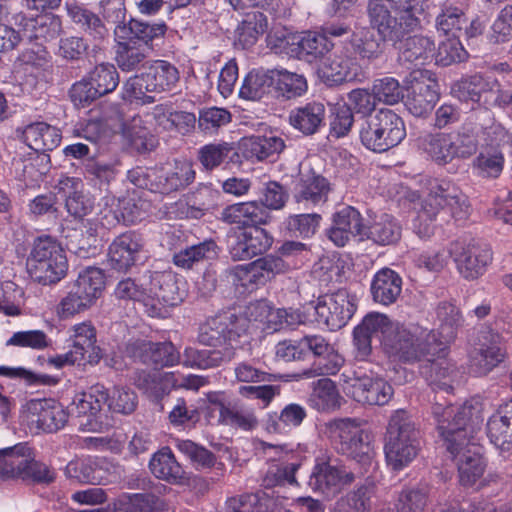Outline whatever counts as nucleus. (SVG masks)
I'll list each match as a JSON object with an SVG mask.
<instances>
[{
    "label": "nucleus",
    "instance_id": "62",
    "mask_svg": "<svg viewBox=\"0 0 512 512\" xmlns=\"http://www.w3.org/2000/svg\"><path fill=\"white\" fill-rule=\"evenodd\" d=\"M89 81L101 97L116 89L119 75L114 65L102 63L89 73Z\"/></svg>",
    "mask_w": 512,
    "mask_h": 512
},
{
    "label": "nucleus",
    "instance_id": "33",
    "mask_svg": "<svg viewBox=\"0 0 512 512\" xmlns=\"http://www.w3.org/2000/svg\"><path fill=\"white\" fill-rule=\"evenodd\" d=\"M22 139L29 148L39 152L56 148L61 135L57 128L44 122H36L24 128Z\"/></svg>",
    "mask_w": 512,
    "mask_h": 512
},
{
    "label": "nucleus",
    "instance_id": "50",
    "mask_svg": "<svg viewBox=\"0 0 512 512\" xmlns=\"http://www.w3.org/2000/svg\"><path fill=\"white\" fill-rule=\"evenodd\" d=\"M468 24V18L460 7L444 3L435 20L438 32L450 37H459Z\"/></svg>",
    "mask_w": 512,
    "mask_h": 512
},
{
    "label": "nucleus",
    "instance_id": "16",
    "mask_svg": "<svg viewBox=\"0 0 512 512\" xmlns=\"http://www.w3.org/2000/svg\"><path fill=\"white\" fill-rule=\"evenodd\" d=\"M316 321L335 331L344 327L356 311V297L346 289L320 296L314 306Z\"/></svg>",
    "mask_w": 512,
    "mask_h": 512
},
{
    "label": "nucleus",
    "instance_id": "10",
    "mask_svg": "<svg viewBox=\"0 0 512 512\" xmlns=\"http://www.w3.org/2000/svg\"><path fill=\"white\" fill-rule=\"evenodd\" d=\"M406 136L404 122L390 109H380L363 124L360 140L369 150L382 153L397 146Z\"/></svg>",
    "mask_w": 512,
    "mask_h": 512
},
{
    "label": "nucleus",
    "instance_id": "25",
    "mask_svg": "<svg viewBox=\"0 0 512 512\" xmlns=\"http://www.w3.org/2000/svg\"><path fill=\"white\" fill-rule=\"evenodd\" d=\"M330 182L311 167H303L296 185L295 199L298 203L316 206L328 200Z\"/></svg>",
    "mask_w": 512,
    "mask_h": 512
},
{
    "label": "nucleus",
    "instance_id": "22",
    "mask_svg": "<svg viewBox=\"0 0 512 512\" xmlns=\"http://www.w3.org/2000/svg\"><path fill=\"white\" fill-rule=\"evenodd\" d=\"M272 243L273 238L260 226L242 229L235 233L229 252L233 260H248L265 253Z\"/></svg>",
    "mask_w": 512,
    "mask_h": 512
},
{
    "label": "nucleus",
    "instance_id": "51",
    "mask_svg": "<svg viewBox=\"0 0 512 512\" xmlns=\"http://www.w3.org/2000/svg\"><path fill=\"white\" fill-rule=\"evenodd\" d=\"M273 86L278 94L286 99L302 96L308 87L303 75L284 69H273Z\"/></svg>",
    "mask_w": 512,
    "mask_h": 512
},
{
    "label": "nucleus",
    "instance_id": "45",
    "mask_svg": "<svg viewBox=\"0 0 512 512\" xmlns=\"http://www.w3.org/2000/svg\"><path fill=\"white\" fill-rule=\"evenodd\" d=\"M108 390L101 384H95L87 392L75 396L72 403V411L78 416H95L105 405Z\"/></svg>",
    "mask_w": 512,
    "mask_h": 512
},
{
    "label": "nucleus",
    "instance_id": "37",
    "mask_svg": "<svg viewBox=\"0 0 512 512\" xmlns=\"http://www.w3.org/2000/svg\"><path fill=\"white\" fill-rule=\"evenodd\" d=\"M367 238L379 245L396 244L402 236V226L389 214H382L366 229Z\"/></svg>",
    "mask_w": 512,
    "mask_h": 512
},
{
    "label": "nucleus",
    "instance_id": "40",
    "mask_svg": "<svg viewBox=\"0 0 512 512\" xmlns=\"http://www.w3.org/2000/svg\"><path fill=\"white\" fill-rule=\"evenodd\" d=\"M242 147L247 158L264 160L278 155L285 148L284 140L276 135L251 136L243 139Z\"/></svg>",
    "mask_w": 512,
    "mask_h": 512
},
{
    "label": "nucleus",
    "instance_id": "46",
    "mask_svg": "<svg viewBox=\"0 0 512 512\" xmlns=\"http://www.w3.org/2000/svg\"><path fill=\"white\" fill-rule=\"evenodd\" d=\"M267 27V17L263 13L259 11L249 12L236 29V41L243 48L251 47L257 42L259 36L267 30Z\"/></svg>",
    "mask_w": 512,
    "mask_h": 512
},
{
    "label": "nucleus",
    "instance_id": "30",
    "mask_svg": "<svg viewBox=\"0 0 512 512\" xmlns=\"http://www.w3.org/2000/svg\"><path fill=\"white\" fill-rule=\"evenodd\" d=\"M501 86L496 79L484 78L480 75H473L462 80L458 85V97L465 101L485 103L492 99L497 102Z\"/></svg>",
    "mask_w": 512,
    "mask_h": 512
},
{
    "label": "nucleus",
    "instance_id": "64",
    "mask_svg": "<svg viewBox=\"0 0 512 512\" xmlns=\"http://www.w3.org/2000/svg\"><path fill=\"white\" fill-rule=\"evenodd\" d=\"M71 339L73 341L72 349L79 353L82 359L85 354L92 349H96V329L91 322L85 321L75 324L72 328Z\"/></svg>",
    "mask_w": 512,
    "mask_h": 512
},
{
    "label": "nucleus",
    "instance_id": "6",
    "mask_svg": "<svg viewBox=\"0 0 512 512\" xmlns=\"http://www.w3.org/2000/svg\"><path fill=\"white\" fill-rule=\"evenodd\" d=\"M179 81L178 69L168 61L156 60L148 72L130 77L123 85V98L142 100L143 103L155 101V95L173 90Z\"/></svg>",
    "mask_w": 512,
    "mask_h": 512
},
{
    "label": "nucleus",
    "instance_id": "9",
    "mask_svg": "<svg viewBox=\"0 0 512 512\" xmlns=\"http://www.w3.org/2000/svg\"><path fill=\"white\" fill-rule=\"evenodd\" d=\"M418 340L413 341L414 349L420 350L417 359L402 361L407 364L419 363L420 373L431 383L441 387H451L447 379L455 372L452 365L445 358L443 342L438 341L433 331L421 329Z\"/></svg>",
    "mask_w": 512,
    "mask_h": 512
},
{
    "label": "nucleus",
    "instance_id": "39",
    "mask_svg": "<svg viewBox=\"0 0 512 512\" xmlns=\"http://www.w3.org/2000/svg\"><path fill=\"white\" fill-rule=\"evenodd\" d=\"M114 293L118 299L141 303L149 316L150 308L155 310V300H151L149 297L148 275L139 279L125 278L119 281Z\"/></svg>",
    "mask_w": 512,
    "mask_h": 512
},
{
    "label": "nucleus",
    "instance_id": "12",
    "mask_svg": "<svg viewBox=\"0 0 512 512\" xmlns=\"http://www.w3.org/2000/svg\"><path fill=\"white\" fill-rule=\"evenodd\" d=\"M356 479L355 472L336 458H317L312 469L309 487L327 498L338 495Z\"/></svg>",
    "mask_w": 512,
    "mask_h": 512
},
{
    "label": "nucleus",
    "instance_id": "60",
    "mask_svg": "<svg viewBox=\"0 0 512 512\" xmlns=\"http://www.w3.org/2000/svg\"><path fill=\"white\" fill-rule=\"evenodd\" d=\"M428 502V487L405 488L398 494L395 507L397 512H424Z\"/></svg>",
    "mask_w": 512,
    "mask_h": 512
},
{
    "label": "nucleus",
    "instance_id": "42",
    "mask_svg": "<svg viewBox=\"0 0 512 512\" xmlns=\"http://www.w3.org/2000/svg\"><path fill=\"white\" fill-rule=\"evenodd\" d=\"M173 381V372L141 371L137 374L135 384L149 396L159 398L174 389Z\"/></svg>",
    "mask_w": 512,
    "mask_h": 512
},
{
    "label": "nucleus",
    "instance_id": "56",
    "mask_svg": "<svg viewBox=\"0 0 512 512\" xmlns=\"http://www.w3.org/2000/svg\"><path fill=\"white\" fill-rule=\"evenodd\" d=\"M23 464L17 469L15 477L24 480H31L38 483H50L54 480L53 472L43 463L34 459L33 452L30 447L26 445L25 453H22Z\"/></svg>",
    "mask_w": 512,
    "mask_h": 512
},
{
    "label": "nucleus",
    "instance_id": "18",
    "mask_svg": "<svg viewBox=\"0 0 512 512\" xmlns=\"http://www.w3.org/2000/svg\"><path fill=\"white\" fill-rule=\"evenodd\" d=\"M405 106L416 117L429 114L439 98L438 83L428 70H415L411 73V87Z\"/></svg>",
    "mask_w": 512,
    "mask_h": 512
},
{
    "label": "nucleus",
    "instance_id": "61",
    "mask_svg": "<svg viewBox=\"0 0 512 512\" xmlns=\"http://www.w3.org/2000/svg\"><path fill=\"white\" fill-rule=\"evenodd\" d=\"M93 303L81 291L71 286L67 294L60 300L56 313L60 319H68L89 309Z\"/></svg>",
    "mask_w": 512,
    "mask_h": 512
},
{
    "label": "nucleus",
    "instance_id": "43",
    "mask_svg": "<svg viewBox=\"0 0 512 512\" xmlns=\"http://www.w3.org/2000/svg\"><path fill=\"white\" fill-rule=\"evenodd\" d=\"M436 320L439 334L445 343L453 341L457 331L463 325L460 309L451 302H441L436 307Z\"/></svg>",
    "mask_w": 512,
    "mask_h": 512
},
{
    "label": "nucleus",
    "instance_id": "28",
    "mask_svg": "<svg viewBox=\"0 0 512 512\" xmlns=\"http://www.w3.org/2000/svg\"><path fill=\"white\" fill-rule=\"evenodd\" d=\"M144 247L141 236L127 232L119 235L109 246V260L111 266L117 270H126L138 260Z\"/></svg>",
    "mask_w": 512,
    "mask_h": 512
},
{
    "label": "nucleus",
    "instance_id": "13",
    "mask_svg": "<svg viewBox=\"0 0 512 512\" xmlns=\"http://www.w3.org/2000/svg\"><path fill=\"white\" fill-rule=\"evenodd\" d=\"M289 269L290 265L282 257L268 255L251 263L232 267L226 272L228 280L233 285L253 291Z\"/></svg>",
    "mask_w": 512,
    "mask_h": 512
},
{
    "label": "nucleus",
    "instance_id": "31",
    "mask_svg": "<svg viewBox=\"0 0 512 512\" xmlns=\"http://www.w3.org/2000/svg\"><path fill=\"white\" fill-rule=\"evenodd\" d=\"M435 43L423 35L406 38L399 49V61L407 65H425L433 61Z\"/></svg>",
    "mask_w": 512,
    "mask_h": 512
},
{
    "label": "nucleus",
    "instance_id": "38",
    "mask_svg": "<svg viewBox=\"0 0 512 512\" xmlns=\"http://www.w3.org/2000/svg\"><path fill=\"white\" fill-rule=\"evenodd\" d=\"M119 41L115 51L117 66L124 72H132L140 69L149 56V47H141L132 39Z\"/></svg>",
    "mask_w": 512,
    "mask_h": 512
},
{
    "label": "nucleus",
    "instance_id": "57",
    "mask_svg": "<svg viewBox=\"0 0 512 512\" xmlns=\"http://www.w3.org/2000/svg\"><path fill=\"white\" fill-rule=\"evenodd\" d=\"M331 47L332 43L325 35L316 32H306L297 42V56L300 59L312 61L322 57Z\"/></svg>",
    "mask_w": 512,
    "mask_h": 512
},
{
    "label": "nucleus",
    "instance_id": "7",
    "mask_svg": "<svg viewBox=\"0 0 512 512\" xmlns=\"http://www.w3.org/2000/svg\"><path fill=\"white\" fill-rule=\"evenodd\" d=\"M26 266L30 277L43 285L59 282L68 269L63 248L51 237L35 240Z\"/></svg>",
    "mask_w": 512,
    "mask_h": 512
},
{
    "label": "nucleus",
    "instance_id": "34",
    "mask_svg": "<svg viewBox=\"0 0 512 512\" xmlns=\"http://www.w3.org/2000/svg\"><path fill=\"white\" fill-rule=\"evenodd\" d=\"M487 436L504 457L512 455L511 419L500 408L487 422Z\"/></svg>",
    "mask_w": 512,
    "mask_h": 512
},
{
    "label": "nucleus",
    "instance_id": "27",
    "mask_svg": "<svg viewBox=\"0 0 512 512\" xmlns=\"http://www.w3.org/2000/svg\"><path fill=\"white\" fill-rule=\"evenodd\" d=\"M220 219L248 229L267 224L270 215L258 201H248L227 206L222 210Z\"/></svg>",
    "mask_w": 512,
    "mask_h": 512
},
{
    "label": "nucleus",
    "instance_id": "35",
    "mask_svg": "<svg viewBox=\"0 0 512 512\" xmlns=\"http://www.w3.org/2000/svg\"><path fill=\"white\" fill-rule=\"evenodd\" d=\"M231 360V349L198 350L186 347L180 363L187 368L209 369Z\"/></svg>",
    "mask_w": 512,
    "mask_h": 512
},
{
    "label": "nucleus",
    "instance_id": "48",
    "mask_svg": "<svg viewBox=\"0 0 512 512\" xmlns=\"http://www.w3.org/2000/svg\"><path fill=\"white\" fill-rule=\"evenodd\" d=\"M344 358L335 352L333 348L329 353L319 356L310 368L303 370L300 373L287 375V380H301L310 379L324 375H335L343 366Z\"/></svg>",
    "mask_w": 512,
    "mask_h": 512
},
{
    "label": "nucleus",
    "instance_id": "4",
    "mask_svg": "<svg viewBox=\"0 0 512 512\" xmlns=\"http://www.w3.org/2000/svg\"><path fill=\"white\" fill-rule=\"evenodd\" d=\"M358 327L371 337L381 333L385 350L399 361L415 360L420 355L413 341L418 340L421 327L392 322L385 314L377 312L366 315Z\"/></svg>",
    "mask_w": 512,
    "mask_h": 512
},
{
    "label": "nucleus",
    "instance_id": "20",
    "mask_svg": "<svg viewBox=\"0 0 512 512\" xmlns=\"http://www.w3.org/2000/svg\"><path fill=\"white\" fill-rule=\"evenodd\" d=\"M127 354L144 364H154L161 367H172L181 361V354L172 342L154 343L137 339L126 347Z\"/></svg>",
    "mask_w": 512,
    "mask_h": 512
},
{
    "label": "nucleus",
    "instance_id": "24",
    "mask_svg": "<svg viewBox=\"0 0 512 512\" xmlns=\"http://www.w3.org/2000/svg\"><path fill=\"white\" fill-rule=\"evenodd\" d=\"M55 190L65 198V208L74 218H83L91 213L94 201L83 190L81 179L61 176L55 184Z\"/></svg>",
    "mask_w": 512,
    "mask_h": 512
},
{
    "label": "nucleus",
    "instance_id": "3",
    "mask_svg": "<svg viewBox=\"0 0 512 512\" xmlns=\"http://www.w3.org/2000/svg\"><path fill=\"white\" fill-rule=\"evenodd\" d=\"M426 0H369L370 25L382 41L397 43L420 26Z\"/></svg>",
    "mask_w": 512,
    "mask_h": 512
},
{
    "label": "nucleus",
    "instance_id": "44",
    "mask_svg": "<svg viewBox=\"0 0 512 512\" xmlns=\"http://www.w3.org/2000/svg\"><path fill=\"white\" fill-rule=\"evenodd\" d=\"M209 402L218 410V422L224 425H230L243 430H251L256 427L258 421L253 412L243 409H236L225 405L217 397H210Z\"/></svg>",
    "mask_w": 512,
    "mask_h": 512
},
{
    "label": "nucleus",
    "instance_id": "41",
    "mask_svg": "<svg viewBox=\"0 0 512 512\" xmlns=\"http://www.w3.org/2000/svg\"><path fill=\"white\" fill-rule=\"evenodd\" d=\"M149 468L155 477L169 483L177 484L184 478V472L169 448L155 453L149 462Z\"/></svg>",
    "mask_w": 512,
    "mask_h": 512
},
{
    "label": "nucleus",
    "instance_id": "23",
    "mask_svg": "<svg viewBox=\"0 0 512 512\" xmlns=\"http://www.w3.org/2000/svg\"><path fill=\"white\" fill-rule=\"evenodd\" d=\"M195 174L190 162L177 161L173 167L153 169L148 177L151 189L167 194L187 187L194 181Z\"/></svg>",
    "mask_w": 512,
    "mask_h": 512
},
{
    "label": "nucleus",
    "instance_id": "17",
    "mask_svg": "<svg viewBox=\"0 0 512 512\" xmlns=\"http://www.w3.org/2000/svg\"><path fill=\"white\" fill-rule=\"evenodd\" d=\"M504 357L502 337L490 329L480 330L470 355V370L477 376L487 375Z\"/></svg>",
    "mask_w": 512,
    "mask_h": 512
},
{
    "label": "nucleus",
    "instance_id": "21",
    "mask_svg": "<svg viewBox=\"0 0 512 512\" xmlns=\"http://www.w3.org/2000/svg\"><path fill=\"white\" fill-rule=\"evenodd\" d=\"M27 408L30 422L43 432H56L68 421V411L53 399H32Z\"/></svg>",
    "mask_w": 512,
    "mask_h": 512
},
{
    "label": "nucleus",
    "instance_id": "49",
    "mask_svg": "<svg viewBox=\"0 0 512 512\" xmlns=\"http://www.w3.org/2000/svg\"><path fill=\"white\" fill-rule=\"evenodd\" d=\"M353 62L342 54H333L327 57L319 68V73L325 82L330 85L340 84L351 79Z\"/></svg>",
    "mask_w": 512,
    "mask_h": 512
},
{
    "label": "nucleus",
    "instance_id": "58",
    "mask_svg": "<svg viewBox=\"0 0 512 512\" xmlns=\"http://www.w3.org/2000/svg\"><path fill=\"white\" fill-rule=\"evenodd\" d=\"M340 395L329 378H321L314 383L312 401L319 411L334 410L340 406Z\"/></svg>",
    "mask_w": 512,
    "mask_h": 512
},
{
    "label": "nucleus",
    "instance_id": "47",
    "mask_svg": "<svg viewBox=\"0 0 512 512\" xmlns=\"http://www.w3.org/2000/svg\"><path fill=\"white\" fill-rule=\"evenodd\" d=\"M307 416L306 409L297 403L286 405L277 416H270L266 422V430L270 433L283 434L292 428L299 427Z\"/></svg>",
    "mask_w": 512,
    "mask_h": 512
},
{
    "label": "nucleus",
    "instance_id": "14",
    "mask_svg": "<svg viewBox=\"0 0 512 512\" xmlns=\"http://www.w3.org/2000/svg\"><path fill=\"white\" fill-rule=\"evenodd\" d=\"M104 14L108 21L121 23L125 16L123 3L118 1L113 8H110L107 2L104 5ZM166 29V25L163 23L149 24L131 19L127 25L118 24L115 27L114 33L118 39H132L141 47L148 46L149 52H151L154 46H158L159 42L162 41Z\"/></svg>",
    "mask_w": 512,
    "mask_h": 512
},
{
    "label": "nucleus",
    "instance_id": "11",
    "mask_svg": "<svg viewBox=\"0 0 512 512\" xmlns=\"http://www.w3.org/2000/svg\"><path fill=\"white\" fill-rule=\"evenodd\" d=\"M245 332V320L234 313L224 312L208 318L199 327L198 341L215 349H231L232 359L241 347L240 338Z\"/></svg>",
    "mask_w": 512,
    "mask_h": 512
},
{
    "label": "nucleus",
    "instance_id": "29",
    "mask_svg": "<svg viewBox=\"0 0 512 512\" xmlns=\"http://www.w3.org/2000/svg\"><path fill=\"white\" fill-rule=\"evenodd\" d=\"M325 115L324 104L312 101L292 109L289 113V123L302 134L313 135L324 124Z\"/></svg>",
    "mask_w": 512,
    "mask_h": 512
},
{
    "label": "nucleus",
    "instance_id": "32",
    "mask_svg": "<svg viewBox=\"0 0 512 512\" xmlns=\"http://www.w3.org/2000/svg\"><path fill=\"white\" fill-rule=\"evenodd\" d=\"M402 291V279L392 269L383 268L378 271L371 284L373 300L382 305L396 302Z\"/></svg>",
    "mask_w": 512,
    "mask_h": 512
},
{
    "label": "nucleus",
    "instance_id": "53",
    "mask_svg": "<svg viewBox=\"0 0 512 512\" xmlns=\"http://www.w3.org/2000/svg\"><path fill=\"white\" fill-rule=\"evenodd\" d=\"M217 256V245L214 241H204L197 245L187 247L173 257L176 266L190 269L195 264L214 259Z\"/></svg>",
    "mask_w": 512,
    "mask_h": 512
},
{
    "label": "nucleus",
    "instance_id": "63",
    "mask_svg": "<svg viewBox=\"0 0 512 512\" xmlns=\"http://www.w3.org/2000/svg\"><path fill=\"white\" fill-rule=\"evenodd\" d=\"M105 405L109 411L123 415L131 414L137 407V395L127 387L114 386L112 391H108V397Z\"/></svg>",
    "mask_w": 512,
    "mask_h": 512
},
{
    "label": "nucleus",
    "instance_id": "8",
    "mask_svg": "<svg viewBox=\"0 0 512 512\" xmlns=\"http://www.w3.org/2000/svg\"><path fill=\"white\" fill-rule=\"evenodd\" d=\"M362 423L358 418H340L328 422L326 430L338 452L367 464L373 449L370 434L362 428Z\"/></svg>",
    "mask_w": 512,
    "mask_h": 512
},
{
    "label": "nucleus",
    "instance_id": "5",
    "mask_svg": "<svg viewBox=\"0 0 512 512\" xmlns=\"http://www.w3.org/2000/svg\"><path fill=\"white\" fill-rule=\"evenodd\" d=\"M418 431L411 416L404 409L391 414L385 434L384 452L393 470L406 467L418 453Z\"/></svg>",
    "mask_w": 512,
    "mask_h": 512
},
{
    "label": "nucleus",
    "instance_id": "26",
    "mask_svg": "<svg viewBox=\"0 0 512 512\" xmlns=\"http://www.w3.org/2000/svg\"><path fill=\"white\" fill-rule=\"evenodd\" d=\"M149 297L155 300V310L150 308V316L161 315L164 305H175L181 300L175 277L166 272H148Z\"/></svg>",
    "mask_w": 512,
    "mask_h": 512
},
{
    "label": "nucleus",
    "instance_id": "52",
    "mask_svg": "<svg viewBox=\"0 0 512 512\" xmlns=\"http://www.w3.org/2000/svg\"><path fill=\"white\" fill-rule=\"evenodd\" d=\"M67 12L71 20L79 25L95 40H103L108 36V29L95 13L78 5H69Z\"/></svg>",
    "mask_w": 512,
    "mask_h": 512
},
{
    "label": "nucleus",
    "instance_id": "36",
    "mask_svg": "<svg viewBox=\"0 0 512 512\" xmlns=\"http://www.w3.org/2000/svg\"><path fill=\"white\" fill-rule=\"evenodd\" d=\"M505 163L504 154L498 145L483 146L472 163L477 175L482 178L495 179L500 176Z\"/></svg>",
    "mask_w": 512,
    "mask_h": 512
},
{
    "label": "nucleus",
    "instance_id": "59",
    "mask_svg": "<svg viewBox=\"0 0 512 512\" xmlns=\"http://www.w3.org/2000/svg\"><path fill=\"white\" fill-rule=\"evenodd\" d=\"M104 274L99 268L88 267L81 271L78 278L73 283L76 288L83 295L94 304L95 300L100 296L104 288Z\"/></svg>",
    "mask_w": 512,
    "mask_h": 512
},
{
    "label": "nucleus",
    "instance_id": "54",
    "mask_svg": "<svg viewBox=\"0 0 512 512\" xmlns=\"http://www.w3.org/2000/svg\"><path fill=\"white\" fill-rule=\"evenodd\" d=\"M273 86V70L250 72L244 79L239 95L247 100H260L269 93Z\"/></svg>",
    "mask_w": 512,
    "mask_h": 512
},
{
    "label": "nucleus",
    "instance_id": "1",
    "mask_svg": "<svg viewBox=\"0 0 512 512\" xmlns=\"http://www.w3.org/2000/svg\"><path fill=\"white\" fill-rule=\"evenodd\" d=\"M485 405L479 398H472L461 407L436 404L433 415L446 449L456 462L462 486L471 487L482 477L485 464L474 434L484 420Z\"/></svg>",
    "mask_w": 512,
    "mask_h": 512
},
{
    "label": "nucleus",
    "instance_id": "55",
    "mask_svg": "<svg viewBox=\"0 0 512 512\" xmlns=\"http://www.w3.org/2000/svg\"><path fill=\"white\" fill-rule=\"evenodd\" d=\"M424 149L432 160L439 165H445L456 157L453 139L445 133L427 136L424 142Z\"/></svg>",
    "mask_w": 512,
    "mask_h": 512
},
{
    "label": "nucleus",
    "instance_id": "2",
    "mask_svg": "<svg viewBox=\"0 0 512 512\" xmlns=\"http://www.w3.org/2000/svg\"><path fill=\"white\" fill-rule=\"evenodd\" d=\"M406 197L414 204L416 216L412 229L420 238H428L434 233V221L441 210L447 211L457 221L469 215L467 197L451 181H434L423 199L415 191H408Z\"/></svg>",
    "mask_w": 512,
    "mask_h": 512
},
{
    "label": "nucleus",
    "instance_id": "15",
    "mask_svg": "<svg viewBox=\"0 0 512 512\" xmlns=\"http://www.w3.org/2000/svg\"><path fill=\"white\" fill-rule=\"evenodd\" d=\"M448 251L459 273L469 280L481 276L493 258L490 246L474 238L457 239L450 243Z\"/></svg>",
    "mask_w": 512,
    "mask_h": 512
},
{
    "label": "nucleus",
    "instance_id": "19",
    "mask_svg": "<svg viewBox=\"0 0 512 512\" xmlns=\"http://www.w3.org/2000/svg\"><path fill=\"white\" fill-rule=\"evenodd\" d=\"M344 390L363 405L384 406L394 395L393 387L383 378L368 375L347 377Z\"/></svg>",
    "mask_w": 512,
    "mask_h": 512
}]
</instances>
